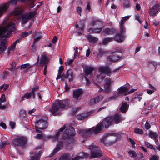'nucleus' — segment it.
I'll use <instances>...</instances> for the list:
<instances>
[{
    "instance_id": "nucleus-1",
    "label": "nucleus",
    "mask_w": 160,
    "mask_h": 160,
    "mask_svg": "<svg viewBox=\"0 0 160 160\" xmlns=\"http://www.w3.org/2000/svg\"><path fill=\"white\" fill-rule=\"evenodd\" d=\"M8 8L7 3L0 5V17L6 12ZM15 24L12 22H4L3 26H0V38L8 37L12 32L15 29Z\"/></svg>"
},
{
    "instance_id": "nucleus-2",
    "label": "nucleus",
    "mask_w": 160,
    "mask_h": 160,
    "mask_svg": "<svg viewBox=\"0 0 160 160\" xmlns=\"http://www.w3.org/2000/svg\"><path fill=\"white\" fill-rule=\"evenodd\" d=\"M69 105V101L68 100H58L56 101L52 105V108L49 111L54 116L57 115L59 109H63L68 107Z\"/></svg>"
},
{
    "instance_id": "nucleus-3",
    "label": "nucleus",
    "mask_w": 160,
    "mask_h": 160,
    "mask_svg": "<svg viewBox=\"0 0 160 160\" xmlns=\"http://www.w3.org/2000/svg\"><path fill=\"white\" fill-rule=\"evenodd\" d=\"M92 26H94V28H90L88 32L93 33H98L102 31L103 28V22L99 20H95L91 23Z\"/></svg>"
},
{
    "instance_id": "nucleus-4",
    "label": "nucleus",
    "mask_w": 160,
    "mask_h": 160,
    "mask_svg": "<svg viewBox=\"0 0 160 160\" xmlns=\"http://www.w3.org/2000/svg\"><path fill=\"white\" fill-rule=\"evenodd\" d=\"M75 130L72 127L70 126L67 128L64 132L62 138L65 140L67 139V142L70 144L73 141L72 137L75 134Z\"/></svg>"
},
{
    "instance_id": "nucleus-5",
    "label": "nucleus",
    "mask_w": 160,
    "mask_h": 160,
    "mask_svg": "<svg viewBox=\"0 0 160 160\" xmlns=\"http://www.w3.org/2000/svg\"><path fill=\"white\" fill-rule=\"evenodd\" d=\"M100 132V129L98 126L83 129L81 131V133L84 137L91 136L93 134H96Z\"/></svg>"
},
{
    "instance_id": "nucleus-6",
    "label": "nucleus",
    "mask_w": 160,
    "mask_h": 160,
    "mask_svg": "<svg viewBox=\"0 0 160 160\" xmlns=\"http://www.w3.org/2000/svg\"><path fill=\"white\" fill-rule=\"evenodd\" d=\"M88 149L91 150L90 159H91L95 158H99L102 156V154L99 148L94 144L90 145Z\"/></svg>"
},
{
    "instance_id": "nucleus-7",
    "label": "nucleus",
    "mask_w": 160,
    "mask_h": 160,
    "mask_svg": "<svg viewBox=\"0 0 160 160\" xmlns=\"http://www.w3.org/2000/svg\"><path fill=\"white\" fill-rule=\"evenodd\" d=\"M36 130L37 132H41V130L46 128L48 127L47 121L42 119L39 120L35 123Z\"/></svg>"
},
{
    "instance_id": "nucleus-8",
    "label": "nucleus",
    "mask_w": 160,
    "mask_h": 160,
    "mask_svg": "<svg viewBox=\"0 0 160 160\" xmlns=\"http://www.w3.org/2000/svg\"><path fill=\"white\" fill-rule=\"evenodd\" d=\"M112 119L110 117H108L104 118L101 122L99 123L97 126H98L100 128V132L102 131V128H108L110 125L112 124Z\"/></svg>"
},
{
    "instance_id": "nucleus-9",
    "label": "nucleus",
    "mask_w": 160,
    "mask_h": 160,
    "mask_svg": "<svg viewBox=\"0 0 160 160\" xmlns=\"http://www.w3.org/2000/svg\"><path fill=\"white\" fill-rule=\"evenodd\" d=\"M26 142V138L23 137H17L12 140L13 144L17 146H24Z\"/></svg>"
},
{
    "instance_id": "nucleus-10",
    "label": "nucleus",
    "mask_w": 160,
    "mask_h": 160,
    "mask_svg": "<svg viewBox=\"0 0 160 160\" xmlns=\"http://www.w3.org/2000/svg\"><path fill=\"white\" fill-rule=\"evenodd\" d=\"M94 70L93 67H86L83 70V72L85 73L84 77L86 81V85H88L90 83L89 79L87 77L89 75H91L92 71Z\"/></svg>"
},
{
    "instance_id": "nucleus-11",
    "label": "nucleus",
    "mask_w": 160,
    "mask_h": 160,
    "mask_svg": "<svg viewBox=\"0 0 160 160\" xmlns=\"http://www.w3.org/2000/svg\"><path fill=\"white\" fill-rule=\"evenodd\" d=\"M98 71L101 73L105 74L110 76L111 75V71L110 68L108 66H101L98 69Z\"/></svg>"
},
{
    "instance_id": "nucleus-12",
    "label": "nucleus",
    "mask_w": 160,
    "mask_h": 160,
    "mask_svg": "<svg viewBox=\"0 0 160 160\" xmlns=\"http://www.w3.org/2000/svg\"><path fill=\"white\" fill-rule=\"evenodd\" d=\"M111 117L112 120L113 124H114L115 123L118 124L123 119L122 116L119 113L116 114Z\"/></svg>"
},
{
    "instance_id": "nucleus-13",
    "label": "nucleus",
    "mask_w": 160,
    "mask_h": 160,
    "mask_svg": "<svg viewBox=\"0 0 160 160\" xmlns=\"http://www.w3.org/2000/svg\"><path fill=\"white\" fill-rule=\"evenodd\" d=\"M66 128V126L65 125H64L60 129V131L59 132H57L56 135L52 137L51 136H47V137L48 138H52V140L53 142H55L57 141L58 140L59 136L60 134V132H62L63 130H64Z\"/></svg>"
},
{
    "instance_id": "nucleus-14",
    "label": "nucleus",
    "mask_w": 160,
    "mask_h": 160,
    "mask_svg": "<svg viewBox=\"0 0 160 160\" xmlns=\"http://www.w3.org/2000/svg\"><path fill=\"white\" fill-rule=\"evenodd\" d=\"M63 144V142H59L57 146L50 154V157H52L54 156L58 151H59L62 147Z\"/></svg>"
},
{
    "instance_id": "nucleus-15",
    "label": "nucleus",
    "mask_w": 160,
    "mask_h": 160,
    "mask_svg": "<svg viewBox=\"0 0 160 160\" xmlns=\"http://www.w3.org/2000/svg\"><path fill=\"white\" fill-rule=\"evenodd\" d=\"M119 53L118 52H114L112 55L109 56L108 59L110 61L112 62H115L117 61L120 58V56L118 54Z\"/></svg>"
},
{
    "instance_id": "nucleus-16",
    "label": "nucleus",
    "mask_w": 160,
    "mask_h": 160,
    "mask_svg": "<svg viewBox=\"0 0 160 160\" xmlns=\"http://www.w3.org/2000/svg\"><path fill=\"white\" fill-rule=\"evenodd\" d=\"M83 90L81 89L73 90V98L76 100H78L79 98L82 94Z\"/></svg>"
},
{
    "instance_id": "nucleus-17",
    "label": "nucleus",
    "mask_w": 160,
    "mask_h": 160,
    "mask_svg": "<svg viewBox=\"0 0 160 160\" xmlns=\"http://www.w3.org/2000/svg\"><path fill=\"white\" fill-rule=\"evenodd\" d=\"M159 6L157 4L153 7L151 8L148 12L150 15L152 16H155L156 13L158 12Z\"/></svg>"
},
{
    "instance_id": "nucleus-18",
    "label": "nucleus",
    "mask_w": 160,
    "mask_h": 160,
    "mask_svg": "<svg viewBox=\"0 0 160 160\" xmlns=\"http://www.w3.org/2000/svg\"><path fill=\"white\" fill-rule=\"evenodd\" d=\"M32 97L33 99H34L35 97V94L30 92H27L24 95L21 97V100L23 101L26 99H29L31 98Z\"/></svg>"
},
{
    "instance_id": "nucleus-19",
    "label": "nucleus",
    "mask_w": 160,
    "mask_h": 160,
    "mask_svg": "<svg viewBox=\"0 0 160 160\" xmlns=\"http://www.w3.org/2000/svg\"><path fill=\"white\" fill-rule=\"evenodd\" d=\"M125 39V36L123 35L117 34L114 38V40L118 43H121Z\"/></svg>"
},
{
    "instance_id": "nucleus-20",
    "label": "nucleus",
    "mask_w": 160,
    "mask_h": 160,
    "mask_svg": "<svg viewBox=\"0 0 160 160\" xmlns=\"http://www.w3.org/2000/svg\"><path fill=\"white\" fill-rule=\"evenodd\" d=\"M66 77L68 79L69 82L73 80L74 77V75L71 69H69L67 72Z\"/></svg>"
},
{
    "instance_id": "nucleus-21",
    "label": "nucleus",
    "mask_w": 160,
    "mask_h": 160,
    "mask_svg": "<svg viewBox=\"0 0 160 160\" xmlns=\"http://www.w3.org/2000/svg\"><path fill=\"white\" fill-rule=\"evenodd\" d=\"M7 42V41L5 39H2L1 40L0 44V53L6 49L7 46L6 44Z\"/></svg>"
},
{
    "instance_id": "nucleus-22",
    "label": "nucleus",
    "mask_w": 160,
    "mask_h": 160,
    "mask_svg": "<svg viewBox=\"0 0 160 160\" xmlns=\"http://www.w3.org/2000/svg\"><path fill=\"white\" fill-rule=\"evenodd\" d=\"M87 37L89 42L92 43L96 42L98 40V38L92 36L89 34H87Z\"/></svg>"
},
{
    "instance_id": "nucleus-23",
    "label": "nucleus",
    "mask_w": 160,
    "mask_h": 160,
    "mask_svg": "<svg viewBox=\"0 0 160 160\" xmlns=\"http://www.w3.org/2000/svg\"><path fill=\"white\" fill-rule=\"evenodd\" d=\"M129 89V88L127 87H124L122 86L120 87L118 89V94H124L125 93L127 92Z\"/></svg>"
},
{
    "instance_id": "nucleus-24",
    "label": "nucleus",
    "mask_w": 160,
    "mask_h": 160,
    "mask_svg": "<svg viewBox=\"0 0 160 160\" xmlns=\"http://www.w3.org/2000/svg\"><path fill=\"white\" fill-rule=\"evenodd\" d=\"M91 113L90 112H87L86 114H82L77 115V118L79 120H82L89 116Z\"/></svg>"
},
{
    "instance_id": "nucleus-25",
    "label": "nucleus",
    "mask_w": 160,
    "mask_h": 160,
    "mask_svg": "<svg viewBox=\"0 0 160 160\" xmlns=\"http://www.w3.org/2000/svg\"><path fill=\"white\" fill-rule=\"evenodd\" d=\"M107 139L108 140V142L110 145H112L116 142V138L115 137L112 136L110 134H108Z\"/></svg>"
},
{
    "instance_id": "nucleus-26",
    "label": "nucleus",
    "mask_w": 160,
    "mask_h": 160,
    "mask_svg": "<svg viewBox=\"0 0 160 160\" xmlns=\"http://www.w3.org/2000/svg\"><path fill=\"white\" fill-rule=\"evenodd\" d=\"M113 33H114V31L108 28H106L102 32V33L104 35H111Z\"/></svg>"
},
{
    "instance_id": "nucleus-27",
    "label": "nucleus",
    "mask_w": 160,
    "mask_h": 160,
    "mask_svg": "<svg viewBox=\"0 0 160 160\" xmlns=\"http://www.w3.org/2000/svg\"><path fill=\"white\" fill-rule=\"evenodd\" d=\"M128 107V106L127 103H122L120 110L122 112L124 113L127 111Z\"/></svg>"
},
{
    "instance_id": "nucleus-28",
    "label": "nucleus",
    "mask_w": 160,
    "mask_h": 160,
    "mask_svg": "<svg viewBox=\"0 0 160 160\" xmlns=\"http://www.w3.org/2000/svg\"><path fill=\"white\" fill-rule=\"evenodd\" d=\"M113 82L110 78H106L104 80L103 86H111Z\"/></svg>"
},
{
    "instance_id": "nucleus-29",
    "label": "nucleus",
    "mask_w": 160,
    "mask_h": 160,
    "mask_svg": "<svg viewBox=\"0 0 160 160\" xmlns=\"http://www.w3.org/2000/svg\"><path fill=\"white\" fill-rule=\"evenodd\" d=\"M104 54V52L101 49H99L98 52H93V54L95 55L98 58L101 57Z\"/></svg>"
},
{
    "instance_id": "nucleus-30",
    "label": "nucleus",
    "mask_w": 160,
    "mask_h": 160,
    "mask_svg": "<svg viewBox=\"0 0 160 160\" xmlns=\"http://www.w3.org/2000/svg\"><path fill=\"white\" fill-rule=\"evenodd\" d=\"M41 58L40 62V64L44 65L46 64L47 62L48 59L47 57L44 55H42Z\"/></svg>"
},
{
    "instance_id": "nucleus-31",
    "label": "nucleus",
    "mask_w": 160,
    "mask_h": 160,
    "mask_svg": "<svg viewBox=\"0 0 160 160\" xmlns=\"http://www.w3.org/2000/svg\"><path fill=\"white\" fill-rule=\"evenodd\" d=\"M103 92L108 94L110 93L112 90L111 86H103Z\"/></svg>"
},
{
    "instance_id": "nucleus-32",
    "label": "nucleus",
    "mask_w": 160,
    "mask_h": 160,
    "mask_svg": "<svg viewBox=\"0 0 160 160\" xmlns=\"http://www.w3.org/2000/svg\"><path fill=\"white\" fill-rule=\"evenodd\" d=\"M149 136L152 138L153 139L155 140L156 143L158 140V135L157 133L151 132H150Z\"/></svg>"
},
{
    "instance_id": "nucleus-33",
    "label": "nucleus",
    "mask_w": 160,
    "mask_h": 160,
    "mask_svg": "<svg viewBox=\"0 0 160 160\" xmlns=\"http://www.w3.org/2000/svg\"><path fill=\"white\" fill-rule=\"evenodd\" d=\"M23 10L20 8L15 9L13 13V14L14 15H21L23 12Z\"/></svg>"
},
{
    "instance_id": "nucleus-34",
    "label": "nucleus",
    "mask_w": 160,
    "mask_h": 160,
    "mask_svg": "<svg viewBox=\"0 0 160 160\" xmlns=\"http://www.w3.org/2000/svg\"><path fill=\"white\" fill-rule=\"evenodd\" d=\"M22 22L23 23H26L30 19L27 13L24 15H22Z\"/></svg>"
},
{
    "instance_id": "nucleus-35",
    "label": "nucleus",
    "mask_w": 160,
    "mask_h": 160,
    "mask_svg": "<svg viewBox=\"0 0 160 160\" xmlns=\"http://www.w3.org/2000/svg\"><path fill=\"white\" fill-rule=\"evenodd\" d=\"M61 160H71V157L69 154H66L60 157Z\"/></svg>"
},
{
    "instance_id": "nucleus-36",
    "label": "nucleus",
    "mask_w": 160,
    "mask_h": 160,
    "mask_svg": "<svg viewBox=\"0 0 160 160\" xmlns=\"http://www.w3.org/2000/svg\"><path fill=\"white\" fill-rule=\"evenodd\" d=\"M32 66V65H30L29 63H26L22 64L20 68L21 70H23L26 68L27 69H29Z\"/></svg>"
},
{
    "instance_id": "nucleus-37",
    "label": "nucleus",
    "mask_w": 160,
    "mask_h": 160,
    "mask_svg": "<svg viewBox=\"0 0 160 160\" xmlns=\"http://www.w3.org/2000/svg\"><path fill=\"white\" fill-rule=\"evenodd\" d=\"M120 33L121 34L123 35V34L125 32L126 30L125 29V28L124 27V24L121 23H120Z\"/></svg>"
},
{
    "instance_id": "nucleus-38",
    "label": "nucleus",
    "mask_w": 160,
    "mask_h": 160,
    "mask_svg": "<svg viewBox=\"0 0 160 160\" xmlns=\"http://www.w3.org/2000/svg\"><path fill=\"white\" fill-rule=\"evenodd\" d=\"M112 40L111 38H107L103 39L102 41V43L104 45L106 44L107 43L111 42Z\"/></svg>"
},
{
    "instance_id": "nucleus-39",
    "label": "nucleus",
    "mask_w": 160,
    "mask_h": 160,
    "mask_svg": "<svg viewBox=\"0 0 160 160\" xmlns=\"http://www.w3.org/2000/svg\"><path fill=\"white\" fill-rule=\"evenodd\" d=\"M35 138L38 139H46V136L43 134H38L35 136Z\"/></svg>"
},
{
    "instance_id": "nucleus-40",
    "label": "nucleus",
    "mask_w": 160,
    "mask_h": 160,
    "mask_svg": "<svg viewBox=\"0 0 160 160\" xmlns=\"http://www.w3.org/2000/svg\"><path fill=\"white\" fill-rule=\"evenodd\" d=\"M102 73H100L97 76V80L99 82H101L104 77V76H102Z\"/></svg>"
},
{
    "instance_id": "nucleus-41",
    "label": "nucleus",
    "mask_w": 160,
    "mask_h": 160,
    "mask_svg": "<svg viewBox=\"0 0 160 160\" xmlns=\"http://www.w3.org/2000/svg\"><path fill=\"white\" fill-rule=\"evenodd\" d=\"M28 15V16L30 19H31L32 18H33L36 14V10L34 11H33L32 12H30L28 13H27Z\"/></svg>"
},
{
    "instance_id": "nucleus-42",
    "label": "nucleus",
    "mask_w": 160,
    "mask_h": 160,
    "mask_svg": "<svg viewBox=\"0 0 160 160\" xmlns=\"http://www.w3.org/2000/svg\"><path fill=\"white\" fill-rule=\"evenodd\" d=\"M145 144L146 146L148 148L150 149H152L154 150L155 151H156V150L153 147V146L151 144H150L148 142L145 141Z\"/></svg>"
},
{
    "instance_id": "nucleus-43",
    "label": "nucleus",
    "mask_w": 160,
    "mask_h": 160,
    "mask_svg": "<svg viewBox=\"0 0 160 160\" xmlns=\"http://www.w3.org/2000/svg\"><path fill=\"white\" fill-rule=\"evenodd\" d=\"M10 143L7 141H4L0 143V148H3L6 145L9 144Z\"/></svg>"
},
{
    "instance_id": "nucleus-44",
    "label": "nucleus",
    "mask_w": 160,
    "mask_h": 160,
    "mask_svg": "<svg viewBox=\"0 0 160 160\" xmlns=\"http://www.w3.org/2000/svg\"><path fill=\"white\" fill-rule=\"evenodd\" d=\"M128 153L130 157H133V158L136 157L137 154L133 150H131L128 152Z\"/></svg>"
},
{
    "instance_id": "nucleus-45",
    "label": "nucleus",
    "mask_w": 160,
    "mask_h": 160,
    "mask_svg": "<svg viewBox=\"0 0 160 160\" xmlns=\"http://www.w3.org/2000/svg\"><path fill=\"white\" fill-rule=\"evenodd\" d=\"M9 86L8 84H4L0 86V91L3 90V91H5L8 88Z\"/></svg>"
},
{
    "instance_id": "nucleus-46",
    "label": "nucleus",
    "mask_w": 160,
    "mask_h": 160,
    "mask_svg": "<svg viewBox=\"0 0 160 160\" xmlns=\"http://www.w3.org/2000/svg\"><path fill=\"white\" fill-rule=\"evenodd\" d=\"M124 7L125 8H128L130 7V4L128 0H125L123 3Z\"/></svg>"
},
{
    "instance_id": "nucleus-47",
    "label": "nucleus",
    "mask_w": 160,
    "mask_h": 160,
    "mask_svg": "<svg viewBox=\"0 0 160 160\" xmlns=\"http://www.w3.org/2000/svg\"><path fill=\"white\" fill-rule=\"evenodd\" d=\"M129 18V16H127L122 18L121 20L120 21L119 23H121L124 24L125 21Z\"/></svg>"
},
{
    "instance_id": "nucleus-48",
    "label": "nucleus",
    "mask_w": 160,
    "mask_h": 160,
    "mask_svg": "<svg viewBox=\"0 0 160 160\" xmlns=\"http://www.w3.org/2000/svg\"><path fill=\"white\" fill-rule=\"evenodd\" d=\"M74 59V58L73 59H67V61L65 62L66 65L67 66L71 65Z\"/></svg>"
},
{
    "instance_id": "nucleus-49",
    "label": "nucleus",
    "mask_w": 160,
    "mask_h": 160,
    "mask_svg": "<svg viewBox=\"0 0 160 160\" xmlns=\"http://www.w3.org/2000/svg\"><path fill=\"white\" fill-rule=\"evenodd\" d=\"M103 98V97L102 95H99L95 98L96 101L97 103L99 102L102 101Z\"/></svg>"
},
{
    "instance_id": "nucleus-50",
    "label": "nucleus",
    "mask_w": 160,
    "mask_h": 160,
    "mask_svg": "<svg viewBox=\"0 0 160 160\" xmlns=\"http://www.w3.org/2000/svg\"><path fill=\"white\" fill-rule=\"evenodd\" d=\"M32 33V31L26 32H23L21 34V36L22 37H26L29 35H30Z\"/></svg>"
},
{
    "instance_id": "nucleus-51",
    "label": "nucleus",
    "mask_w": 160,
    "mask_h": 160,
    "mask_svg": "<svg viewBox=\"0 0 160 160\" xmlns=\"http://www.w3.org/2000/svg\"><path fill=\"white\" fill-rule=\"evenodd\" d=\"M138 155L139 156L136 158V160H144L143 155L142 153H140Z\"/></svg>"
},
{
    "instance_id": "nucleus-52",
    "label": "nucleus",
    "mask_w": 160,
    "mask_h": 160,
    "mask_svg": "<svg viewBox=\"0 0 160 160\" xmlns=\"http://www.w3.org/2000/svg\"><path fill=\"white\" fill-rule=\"evenodd\" d=\"M134 132L136 133L142 134L143 133V131L141 129L139 128L135 129Z\"/></svg>"
},
{
    "instance_id": "nucleus-53",
    "label": "nucleus",
    "mask_w": 160,
    "mask_h": 160,
    "mask_svg": "<svg viewBox=\"0 0 160 160\" xmlns=\"http://www.w3.org/2000/svg\"><path fill=\"white\" fill-rule=\"evenodd\" d=\"M39 88L38 86H35L32 89V91H31L32 93L35 94V92Z\"/></svg>"
},
{
    "instance_id": "nucleus-54",
    "label": "nucleus",
    "mask_w": 160,
    "mask_h": 160,
    "mask_svg": "<svg viewBox=\"0 0 160 160\" xmlns=\"http://www.w3.org/2000/svg\"><path fill=\"white\" fill-rule=\"evenodd\" d=\"M96 103H97V102L96 101L95 98L90 99L89 102V103L90 105H92L95 104Z\"/></svg>"
},
{
    "instance_id": "nucleus-55",
    "label": "nucleus",
    "mask_w": 160,
    "mask_h": 160,
    "mask_svg": "<svg viewBox=\"0 0 160 160\" xmlns=\"http://www.w3.org/2000/svg\"><path fill=\"white\" fill-rule=\"evenodd\" d=\"M115 96L111 97L107 99H105L103 102V103L106 102H108V101H109L111 99H115Z\"/></svg>"
},
{
    "instance_id": "nucleus-56",
    "label": "nucleus",
    "mask_w": 160,
    "mask_h": 160,
    "mask_svg": "<svg viewBox=\"0 0 160 160\" xmlns=\"http://www.w3.org/2000/svg\"><path fill=\"white\" fill-rule=\"evenodd\" d=\"M149 160H158V156L156 155H152L149 158Z\"/></svg>"
},
{
    "instance_id": "nucleus-57",
    "label": "nucleus",
    "mask_w": 160,
    "mask_h": 160,
    "mask_svg": "<svg viewBox=\"0 0 160 160\" xmlns=\"http://www.w3.org/2000/svg\"><path fill=\"white\" fill-rule=\"evenodd\" d=\"M6 101L5 97L4 94H2L0 98V101L2 102H4Z\"/></svg>"
},
{
    "instance_id": "nucleus-58",
    "label": "nucleus",
    "mask_w": 160,
    "mask_h": 160,
    "mask_svg": "<svg viewBox=\"0 0 160 160\" xmlns=\"http://www.w3.org/2000/svg\"><path fill=\"white\" fill-rule=\"evenodd\" d=\"M145 127L147 130L149 129L150 128V125L149 122H147L145 124Z\"/></svg>"
},
{
    "instance_id": "nucleus-59",
    "label": "nucleus",
    "mask_w": 160,
    "mask_h": 160,
    "mask_svg": "<svg viewBox=\"0 0 160 160\" xmlns=\"http://www.w3.org/2000/svg\"><path fill=\"white\" fill-rule=\"evenodd\" d=\"M16 47V44L14 43L12 44L10 47L9 48V49L10 50L13 51Z\"/></svg>"
},
{
    "instance_id": "nucleus-60",
    "label": "nucleus",
    "mask_w": 160,
    "mask_h": 160,
    "mask_svg": "<svg viewBox=\"0 0 160 160\" xmlns=\"http://www.w3.org/2000/svg\"><path fill=\"white\" fill-rule=\"evenodd\" d=\"M9 124L12 129H13L14 128L15 126V123L14 122H10Z\"/></svg>"
},
{
    "instance_id": "nucleus-61",
    "label": "nucleus",
    "mask_w": 160,
    "mask_h": 160,
    "mask_svg": "<svg viewBox=\"0 0 160 160\" xmlns=\"http://www.w3.org/2000/svg\"><path fill=\"white\" fill-rule=\"evenodd\" d=\"M61 81H65V80L68 78L66 77V75L65 76V75H62L61 76Z\"/></svg>"
},
{
    "instance_id": "nucleus-62",
    "label": "nucleus",
    "mask_w": 160,
    "mask_h": 160,
    "mask_svg": "<svg viewBox=\"0 0 160 160\" xmlns=\"http://www.w3.org/2000/svg\"><path fill=\"white\" fill-rule=\"evenodd\" d=\"M134 99H136L137 101L139 102L142 99V97L140 96V95H138L137 96L135 97L134 98Z\"/></svg>"
},
{
    "instance_id": "nucleus-63",
    "label": "nucleus",
    "mask_w": 160,
    "mask_h": 160,
    "mask_svg": "<svg viewBox=\"0 0 160 160\" xmlns=\"http://www.w3.org/2000/svg\"><path fill=\"white\" fill-rule=\"evenodd\" d=\"M63 70V67L62 66H61L60 67L58 71V74H61L62 73V71Z\"/></svg>"
},
{
    "instance_id": "nucleus-64",
    "label": "nucleus",
    "mask_w": 160,
    "mask_h": 160,
    "mask_svg": "<svg viewBox=\"0 0 160 160\" xmlns=\"http://www.w3.org/2000/svg\"><path fill=\"white\" fill-rule=\"evenodd\" d=\"M77 12L81 16V12L82 11V9L81 7H78L77 8Z\"/></svg>"
}]
</instances>
